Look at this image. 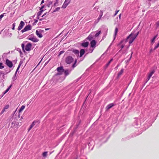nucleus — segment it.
I'll return each mask as SVG.
<instances>
[{
    "mask_svg": "<svg viewBox=\"0 0 159 159\" xmlns=\"http://www.w3.org/2000/svg\"><path fill=\"white\" fill-rule=\"evenodd\" d=\"M119 19H120L121 18V14H120V15H119Z\"/></svg>",
    "mask_w": 159,
    "mask_h": 159,
    "instance_id": "49530a36",
    "label": "nucleus"
},
{
    "mask_svg": "<svg viewBox=\"0 0 159 159\" xmlns=\"http://www.w3.org/2000/svg\"><path fill=\"white\" fill-rule=\"evenodd\" d=\"M57 70L58 72L59 73H61L62 74V73L64 71V70L63 69V67L62 66L58 67L57 68Z\"/></svg>",
    "mask_w": 159,
    "mask_h": 159,
    "instance_id": "9b49d317",
    "label": "nucleus"
},
{
    "mask_svg": "<svg viewBox=\"0 0 159 159\" xmlns=\"http://www.w3.org/2000/svg\"><path fill=\"white\" fill-rule=\"evenodd\" d=\"M6 109L5 108H4L1 111V113H3L4 112L6 111Z\"/></svg>",
    "mask_w": 159,
    "mask_h": 159,
    "instance_id": "ea45409f",
    "label": "nucleus"
},
{
    "mask_svg": "<svg viewBox=\"0 0 159 159\" xmlns=\"http://www.w3.org/2000/svg\"><path fill=\"white\" fill-rule=\"evenodd\" d=\"M5 14V13H4L0 15V20H1L2 19V18L4 16V15Z\"/></svg>",
    "mask_w": 159,
    "mask_h": 159,
    "instance_id": "473e14b6",
    "label": "nucleus"
},
{
    "mask_svg": "<svg viewBox=\"0 0 159 159\" xmlns=\"http://www.w3.org/2000/svg\"><path fill=\"white\" fill-rule=\"evenodd\" d=\"M124 70L122 69L120 71V72L118 73V77H120L121 75L122 74Z\"/></svg>",
    "mask_w": 159,
    "mask_h": 159,
    "instance_id": "aec40b11",
    "label": "nucleus"
},
{
    "mask_svg": "<svg viewBox=\"0 0 159 159\" xmlns=\"http://www.w3.org/2000/svg\"><path fill=\"white\" fill-rule=\"evenodd\" d=\"M11 85L5 91L4 94H5L7 93L10 89V88L11 87Z\"/></svg>",
    "mask_w": 159,
    "mask_h": 159,
    "instance_id": "cd10ccee",
    "label": "nucleus"
},
{
    "mask_svg": "<svg viewBox=\"0 0 159 159\" xmlns=\"http://www.w3.org/2000/svg\"><path fill=\"white\" fill-rule=\"evenodd\" d=\"M85 53V50L84 49H81L80 51V57H81Z\"/></svg>",
    "mask_w": 159,
    "mask_h": 159,
    "instance_id": "dca6fc26",
    "label": "nucleus"
},
{
    "mask_svg": "<svg viewBox=\"0 0 159 159\" xmlns=\"http://www.w3.org/2000/svg\"><path fill=\"white\" fill-rule=\"evenodd\" d=\"M43 11H39L38 13V14H37V18H38V19H39V16H40L41 14H42V13L43 12Z\"/></svg>",
    "mask_w": 159,
    "mask_h": 159,
    "instance_id": "4be33fe9",
    "label": "nucleus"
},
{
    "mask_svg": "<svg viewBox=\"0 0 159 159\" xmlns=\"http://www.w3.org/2000/svg\"><path fill=\"white\" fill-rule=\"evenodd\" d=\"M22 123L20 122H15V125H16V127H18V126H20L21 125Z\"/></svg>",
    "mask_w": 159,
    "mask_h": 159,
    "instance_id": "a211bd4d",
    "label": "nucleus"
},
{
    "mask_svg": "<svg viewBox=\"0 0 159 159\" xmlns=\"http://www.w3.org/2000/svg\"><path fill=\"white\" fill-rule=\"evenodd\" d=\"M96 44L95 40H93L90 42L91 46L92 48H94Z\"/></svg>",
    "mask_w": 159,
    "mask_h": 159,
    "instance_id": "f8f14e48",
    "label": "nucleus"
},
{
    "mask_svg": "<svg viewBox=\"0 0 159 159\" xmlns=\"http://www.w3.org/2000/svg\"><path fill=\"white\" fill-rule=\"evenodd\" d=\"M113 61V59H111L110 61L108 62V63L107 64L106 66H108L109 64H110L111 62Z\"/></svg>",
    "mask_w": 159,
    "mask_h": 159,
    "instance_id": "c756f323",
    "label": "nucleus"
},
{
    "mask_svg": "<svg viewBox=\"0 0 159 159\" xmlns=\"http://www.w3.org/2000/svg\"><path fill=\"white\" fill-rule=\"evenodd\" d=\"M118 28H115V35H116L117 33L118 32Z\"/></svg>",
    "mask_w": 159,
    "mask_h": 159,
    "instance_id": "2f4dec72",
    "label": "nucleus"
},
{
    "mask_svg": "<svg viewBox=\"0 0 159 159\" xmlns=\"http://www.w3.org/2000/svg\"><path fill=\"white\" fill-rule=\"evenodd\" d=\"M32 47V44L30 43H27L25 46V49L27 51H30L31 50V48Z\"/></svg>",
    "mask_w": 159,
    "mask_h": 159,
    "instance_id": "6e6552de",
    "label": "nucleus"
},
{
    "mask_svg": "<svg viewBox=\"0 0 159 159\" xmlns=\"http://www.w3.org/2000/svg\"><path fill=\"white\" fill-rule=\"evenodd\" d=\"M9 105H7L6 106H5L4 108H5V109H7L9 108Z\"/></svg>",
    "mask_w": 159,
    "mask_h": 159,
    "instance_id": "72a5a7b5",
    "label": "nucleus"
},
{
    "mask_svg": "<svg viewBox=\"0 0 159 159\" xmlns=\"http://www.w3.org/2000/svg\"><path fill=\"white\" fill-rule=\"evenodd\" d=\"M74 60L73 58L71 56H69L66 58L65 61L67 64H70L73 62Z\"/></svg>",
    "mask_w": 159,
    "mask_h": 159,
    "instance_id": "f03ea898",
    "label": "nucleus"
},
{
    "mask_svg": "<svg viewBox=\"0 0 159 159\" xmlns=\"http://www.w3.org/2000/svg\"><path fill=\"white\" fill-rule=\"evenodd\" d=\"M124 47V44H122L121 45V49H122Z\"/></svg>",
    "mask_w": 159,
    "mask_h": 159,
    "instance_id": "79ce46f5",
    "label": "nucleus"
},
{
    "mask_svg": "<svg viewBox=\"0 0 159 159\" xmlns=\"http://www.w3.org/2000/svg\"><path fill=\"white\" fill-rule=\"evenodd\" d=\"M38 20H35V22L37 23L38 22Z\"/></svg>",
    "mask_w": 159,
    "mask_h": 159,
    "instance_id": "de8ad7c7",
    "label": "nucleus"
},
{
    "mask_svg": "<svg viewBox=\"0 0 159 159\" xmlns=\"http://www.w3.org/2000/svg\"><path fill=\"white\" fill-rule=\"evenodd\" d=\"M64 52L63 51H61L60 52L59 55L61 54V53H63Z\"/></svg>",
    "mask_w": 159,
    "mask_h": 159,
    "instance_id": "37998d69",
    "label": "nucleus"
},
{
    "mask_svg": "<svg viewBox=\"0 0 159 159\" xmlns=\"http://www.w3.org/2000/svg\"><path fill=\"white\" fill-rule=\"evenodd\" d=\"M154 70H152L149 74L148 75V77L147 78L148 81L149 80H150V78L152 76V75L154 73Z\"/></svg>",
    "mask_w": 159,
    "mask_h": 159,
    "instance_id": "4468645a",
    "label": "nucleus"
},
{
    "mask_svg": "<svg viewBox=\"0 0 159 159\" xmlns=\"http://www.w3.org/2000/svg\"><path fill=\"white\" fill-rule=\"evenodd\" d=\"M64 73L66 76H67L69 74V71L68 70H64Z\"/></svg>",
    "mask_w": 159,
    "mask_h": 159,
    "instance_id": "393cba45",
    "label": "nucleus"
},
{
    "mask_svg": "<svg viewBox=\"0 0 159 159\" xmlns=\"http://www.w3.org/2000/svg\"><path fill=\"white\" fill-rule=\"evenodd\" d=\"M39 19V20H43V19Z\"/></svg>",
    "mask_w": 159,
    "mask_h": 159,
    "instance_id": "09e8293b",
    "label": "nucleus"
},
{
    "mask_svg": "<svg viewBox=\"0 0 159 159\" xmlns=\"http://www.w3.org/2000/svg\"><path fill=\"white\" fill-rule=\"evenodd\" d=\"M157 36L158 35L157 34L153 37V39L151 40L152 43H154V42L155 39L157 37Z\"/></svg>",
    "mask_w": 159,
    "mask_h": 159,
    "instance_id": "bb28decb",
    "label": "nucleus"
},
{
    "mask_svg": "<svg viewBox=\"0 0 159 159\" xmlns=\"http://www.w3.org/2000/svg\"><path fill=\"white\" fill-rule=\"evenodd\" d=\"M77 62V59H75V61L74 63L72 65L73 68H74V67H76V66H77V65H76Z\"/></svg>",
    "mask_w": 159,
    "mask_h": 159,
    "instance_id": "5701e85b",
    "label": "nucleus"
},
{
    "mask_svg": "<svg viewBox=\"0 0 159 159\" xmlns=\"http://www.w3.org/2000/svg\"><path fill=\"white\" fill-rule=\"evenodd\" d=\"M87 39H88L90 40L92 39V37L91 36H89L87 38Z\"/></svg>",
    "mask_w": 159,
    "mask_h": 159,
    "instance_id": "4c0bfd02",
    "label": "nucleus"
},
{
    "mask_svg": "<svg viewBox=\"0 0 159 159\" xmlns=\"http://www.w3.org/2000/svg\"><path fill=\"white\" fill-rule=\"evenodd\" d=\"M119 11H120V10H119L117 11H115V14L114 15V16H116L117 14V13Z\"/></svg>",
    "mask_w": 159,
    "mask_h": 159,
    "instance_id": "c9c22d12",
    "label": "nucleus"
},
{
    "mask_svg": "<svg viewBox=\"0 0 159 159\" xmlns=\"http://www.w3.org/2000/svg\"><path fill=\"white\" fill-rule=\"evenodd\" d=\"M136 38V36H134V33L132 32L129 36H128L126 40H123L120 43V44L124 42L125 43L127 41L129 42V44H131Z\"/></svg>",
    "mask_w": 159,
    "mask_h": 159,
    "instance_id": "f257e3e1",
    "label": "nucleus"
},
{
    "mask_svg": "<svg viewBox=\"0 0 159 159\" xmlns=\"http://www.w3.org/2000/svg\"><path fill=\"white\" fill-rule=\"evenodd\" d=\"M43 31L42 30H36V34L37 35L39 38H41L43 37V35L42 32Z\"/></svg>",
    "mask_w": 159,
    "mask_h": 159,
    "instance_id": "0eeeda50",
    "label": "nucleus"
},
{
    "mask_svg": "<svg viewBox=\"0 0 159 159\" xmlns=\"http://www.w3.org/2000/svg\"><path fill=\"white\" fill-rule=\"evenodd\" d=\"M101 33V30L99 31L95 35V37H98L99 35Z\"/></svg>",
    "mask_w": 159,
    "mask_h": 159,
    "instance_id": "b1692460",
    "label": "nucleus"
},
{
    "mask_svg": "<svg viewBox=\"0 0 159 159\" xmlns=\"http://www.w3.org/2000/svg\"><path fill=\"white\" fill-rule=\"evenodd\" d=\"M37 122V121H34L32 122V124L30 125V128L28 129V132H29L30 130V129L32 128V127L35 125V123H36Z\"/></svg>",
    "mask_w": 159,
    "mask_h": 159,
    "instance_id": "2eb2a0df",
    "label": "nucleus"
},
{
    "mask_svg": "<svg viewBox=\"0 0 159 159\" xmlns=\"http://www.w3.org/2000/svg\"><path fill=\"white\" fill-rule=\"evenodd\" d=\"M43 1H42V3H43Z\"/></svg>",
    "mask_w": 159,
    "mask_h": 159,
    "instance_id": "8fccbe9b",
    "label": "nucleus"
},
{
    "mask_svg": "<svg viewBox=\"0 0 159 159\" xmlns=\"http://www.w3.org/2000/svg\"><path fill=\"white\" fill-rule=\"evenodd\" d=\"M115 105L113 103H111L108 105L106 107V111L108 110Z\"/></svg>",
    "mask_w": 159,
    "mask_h": 159,
    "instance_id": "9d476101",
    "label": "nucleus"
},
{
    "mask_svg": "<svg viewBox=\"0 0 159 159\" xmlns=\"http://www.w3.org/2000/svg\"><path fill=\"white\" fill-rule=\"evenodd\" d=\"M139 32H137V33L136 34H134V36H136V37L138 35V34H139Z\"/></svg>",
    "mask_w": 159,
    "mask_h": 159,
    "instance_id": "e433bc0d",
    "label": "nucleus"
},
{
    "mask_svg": "<svg viewBox=\"0 0 159 159\" xmlns=\"http://www.w3.org/2000/svg\"><path fill=\"white\" fill-rule=\"evenodd\" d=\"M28 39L32 41L33 42H38L39 40V39H37L36 37H32L30 36L28 37Z\"/></svg>",
    "mask_w": 159,
    "mask_h": 159,
    "instance_id": "20e7f679",
    "label": "nucleus"
},
{
    "mask_svg": "<svg viewBox=\"0 0 159 159\" xmlns=\"http://www.w3.org/2000/svg\"><path fill=\"white\" fill-rule=\"evenodd\" d=\"M132 57V55H131V56L130 57Z\"/></svg>",
    "mask_w": 159,
    "mask_h": 159,
    "instance_id": "3c124183",
    "label": "nucleus"
},
{
    "mask_svg": "<svg viewBox=\"0 0 159 159\" xmlns=\"http://www.w3.org/2000/svg\"><path fill=\"white\" fill-rule=\"evenodd\" d=\"M48 152H44L43 154L42 155L43 157H45L47 156V155Z\"/></svg>",
    "mask_w": 159,
    "mask_h": 159,
    "instance_id": "a878e982",
    "label": "nucleus"
},
{
    "mask_svg": "<svg viewBox=\"0 0 159 159\" xmlns=\"http://www.w3.org/2000/svg\"><path fill=\"white\" fill-rule=\"evenodd\" d=\"M25 106L22 105L19 110V112H20L22 111H23V110L25 109Z\"/></svg>",
    "mask_w": 159,
    "mask_h": 159,
    "instance_id": "412c9836",
    "label": "nucleus"
},
{
    "mask_svg": "<svg viewBox=\"0 0 159 159\" xmlns=\"http://www.w3.org/2000/svg\"><path fill=\"white\" fill-rule=\"evenodd\" d=\"M15 23H14L13 24H12V26H13V27L12 28V30H15Z\"/></svg>",
    "mask_w": 159,
    "mask_h": 159,
    "instance_id": "f704fd0d",
    "label": "nucleus"
},
{
    "mask_svg": "<svg viewBox=\"0 0 159 159\" xmlns=\"http://www.w3.org/2000/svg\"><path fill=\"white\" fill-rule=\"evenodd\" d=\"M157 26H159V21L157 22Z\"/></svg>",
    "mask_w": 159,
    "mask_h": 159,
    "instance_id": "c03bdc74",
    "label": "nucleus"
},
{
    "mask_svg": "<svg viewBox=\"0 0 159 159\" xmlns=\"http://www.w3.org/2000/svg\"><path fill=\"white\" fill-rule=\"evenodd\" d=\"M6 64L9 68H11L13 66L12 62L8 59H7L6 60Z\"/></svg>",
    "mask_w": 159,
    "mask_h": 159,
    "instance_id": "39448f33",
    "label": "nucleus"
},
{
    "mask_svg": "<svg viewBox=\"0 0 159 159\" xmlns=\"http://www.w3.org/2000/svg\"><path fill=\"white\" fill-rule=\"evenodd\" d=\"M100 12L101 14L99 16V17L98 18V21L101 19V18L102 17V16L103 15V11H100Z\"/></svg>",
    "mask_w": 159,
    "mask_h": 159,
    "instance_id": "6ab92c4d",
    "label": "nucleus"
},
{
    "mask_svg": "<svg viewBox=\"0 0 159 159\" xmlns=\"http://www.w3.org/2000/svg\"><path fill=\"white\" fill-rule=\"evenodd\" d=\"M46 14V13H44V14H43L42 16V17H43Z\"/></svg>",
    "mask_w": 159,
    "mask_h": 159,
    "instance_id": "a18cd8bd",
    "label": "nucleus"
},
{
    "mask_svg": "<svg viewBox=\"0 0 159 159\" xmlns=\"http://www.w3.org/2000/svg\"><path fill=\"white\" fill-rule=\"evenodd\" d=\"M32 29V26L31 25H26L21 31L22 33H23L27 31L30 30Z\"/></svg>",
    "mask_w": 159,
    "mask_h": 159,
    "instance_id": "7ed1b4c3",
    "label": "nucleus"
},
{
    "mask_svg": "<svg viewBox=\"0 0 159 159\" xmlns=\"http://www.w3.org/2000/svg\"><path fill=\"white\" fill-rule=\"evenodd\" d=\"M89 44V42H86L84 43H83L81 44V45L84 47L86 48L88 47Z\"/></svg>",
    "mask_w": 159,
    "mask_h": 159,
    "instance_id": "ddd939ff",
    "label": "nucleus"
},
{
    "mask_svg": "<svg viewBox=\"0 0 159 159\" xmlns=\"http://www.w3.org/2000/svg\"><path fill=\"white\" fill-rule=\"evenodd\" d=\"M71 51L75 55H79V51L78 50L73 49Z\"/></svg>",
    "mask_w": 159,
    "mask_h": 159,
    "instance_id": "f3484780",
    "label": "nucleus"
},
{
    "mask_svg": "<svg viewBox=\"0 0 159 159\" xmlns=\"http://www.w3.org/2000/svg\"><path fill=\"white\" fill-rule=\"evenodd\" d=\"M62 74V73H59L58 72V73H57L56 74V75H61Z\"/></svg>",
    "mask_w": 159,
    "mask_h": 159,
    "instance_id": "a19ab883",
    "label": "nucleus"
},
{
    "mask_svg": "<svg viewBox=\"0 0 159 159\" xmlns=\"http://www.w3.org/2000/svg\"><path fill=\"white\" fill-rule=\"evenodd\" d=\"M4 68V66H2V63L0 62V69H2Z\"/></svg>",
    "mask_w": 159,
    "mask_h": 159,
    "instance_id": "7c9ffc66",
    "label": "nucleus"
},
{
    "mask_svg": "<svg viewBox=\"0 0 159 159\" xmlns=\"http://www.w3.org/2000/svg\"><path fill=\"white\" fill-rule=\"evenodd\" d=\"M20 65H19L18 66V67H17V69H16V72H15V78L16 75V73H17V71H18V70L19 69V68H20ZM15 78H14V79H15Z\"/></svg>",
    "mask_w": 159,
    "mask_h": 159,
    "instance_id": "c85d7f7f",
    "label": "nucleus"
},
{
    "mask_svg": "<svg viewBox=\"0 0 159 159\" xmlns=\"http://www.w3.org/2000/svg\"><path fill=\"white\" fill-rule=\"evenodd\" d=\"M25 25V23L23 21H21L19 25L18 28V30H20Z\"/></svg>",
    "mask_w": 159,
    "mask_h": 159,
    "instance_id": "1a4fd4ad",
    "label": "nucleus"
},
{
    "mask_svg": "<svg viewBox=\"0 0 159 159\" xmlns=\"http://www.w3.org/2000/svg\"><path fill=\"white\" fill-rule=\"evenodd\" d=\"M70 0H65L61 7L62 8H65L70 3Z\"/></svg>",
    "mask_w": 159,
    "mask_h": 159,
    "instance_id": "423d86ee",
    "label": "nucleus"
},
{
    "mask_svg": "<svg viewBox=\"0 0 159 159\" xmlns=\"http://www.w3.org/2000/svg\"><path fill=\"white\" fill-rule=\"evenodd\" d=\"M21 47H22V49L24 50V47H25L24 44H22Z\"/></svg>",
    "mask_w": 159,
    "mask_h": 159,
    "instance_id": "58836bf2",
    "label": "nucleus"
}]
</instances>
